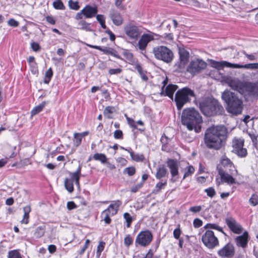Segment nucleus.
Wrapping results in <instances>:
<instances>
[{
    "instance_id": "nucleus-1",
    "label": "nucleus",
    "mask_w": 258,
    "mask_h": 258,
    "mask_svg": "<svg viewBox=\"0 0 258 258\" xmlns=\"http://www.w3.org/2000/svg\"><path fill=\"white\" fill-rule=\"evenodd\" d=\"M227 133V128L223 125H213L208 128L204 136L206 147L216 150L220 149L225 144Z\"/></svg>"
},
{
    "instance_id": "nucleus-2",
    "label": "nucleus",
    "mask_w": 258,
    "mask_h": 258,
    "mask_svg": "<svg viewBox=\"0 0 258 258\" xmlns=\"http://www.w3.org/2000/svg\"><path fill=\"white\" fill-rule=\"evenodd\" d=\"M181 122L189 131L195 129L196 132L198 133L201 130V127L199 124L202 122V118L195 109L186 108L182 112Z\"/></svg>"
},
{
    "instance_id": "nucleus-3",
    "label": "nucleus",
    "mask_w": 258,
    "mask_h": 258,
    "mask_svg": "<svg viewBox=\"0 0 258 258\" xmlns=\"http://www.w3.org/2000/svg\"><path fill=\"white\" fill-rule=\"evenodd\" d=\"M222 98L227 104V111L233 114H241L243 109V102L234 92L226 90L222 94Z\"/></svg>"
},
{
    "instance_id": "nucleus-4",
    "label": "nucleus",
    "mask_w": 258,
    "mask_h": 258,
    "mask_svg": "<svg viewBox=\"0 0 258 258\" xmlns=\"http://www.w3.org/2000/svg\"><path fill=\"white\" fill-rule=\"evenodd\" d=\"M201 111L206 116H212L218 113H221L223 107L215 99H207L200 103Z\"/></svg>"
},
{
    "instance_id": "nucleus-5",
    "label": "nucleus",
    "mask_w": 258,
    "mask_h": 258,
    "mask_svg": "<svg viewBox=\"0 0 258 258\" xmlns=\"http://www.w3.org/2000/svg\"><path fill=\"white\" fill-rule=\"evenodd\" d=\"M195 96L193 90L187 87H184L178 90L175 95V101L178 110H180L183 106Z\"/></svg>"
},
{
    "instance_id": "nucleus-6",
    "label": "nucleus",
    "mask_w": 258,
    "mask_h": 258,
    "mask_svg": "<svg viewBox=\"0 0 258 258\" xmlns=\"http://www.w3.org/2000/svg\"><path fill=\"white\" fill-rule=\"evenodd\" d=\"M153 52L157 59L162 60L166 63L171 62L173 58L172 51L166 46L155 47L153 49Z\"/></svg>"
},
{
    "instance_id": "nucleus-7",
    "label": "nucleus",
    "mask_w": 258,
    "mask_h": 258,
    "mask_svg": "<svg viewBox=\"0 0 258 258\" xmlns=\"http://www.w3.org/2000/svg\"><path fill=\"white\" fill-rule=\"evenodd\" d=\"M121 204V201H114L112 202V203L106 210L103 211L101 215L106 224H109L111 223V219L110 218V216H113L117 213L119 208Z\"/></svg>"
},
{
    "instance_id": "nucleus-8",
    "label": "nucleus",
    "mask_w": 258,
    "mask_h": 258,
    "mask_svg": "<svg viewBox=\"0 0 258 258\" xmlns=\"http://www.w3.org/2000/svg\"><path fill=\"white\" fill-rule=\"evenodd\" d=\"M202 241L204 244L209 249H213L219 245V240L213 231L207 230L202 236Z\"/></svg>"
},
{
    "instance_id": "nucleus-9",
    "label": "nucleus",
    "mask_w": 258,
    "mask_h": 258,
    "mask_svg": "<svg viewBox=\"0 0 258 258\" xmlns=\"http://www.w3.org/2000/svg\"><path fill=\"white\" fill-rule=\"evenodd\" d=\"M124 31L127 37L133 40H137L142 32L139 27L132 23L126 24L124 26Z\"/></svg>"
},
{
    "instance_id": "nucleus-10",
    "label": "nucleus",
    "mask_w": 258,
    "mask_h": 258,
    "mask_svg": "<svg viewBox=\"0 0 258 258\" xmlns=\"http://www.w3.org/2000/svg\"><path fill=\"white\" fill-rule=\"evenodd\" d=\"M153 239V235L149 230L140 232L137 236L136 243L142 246L150 244Z\"/></svg>"
},
{
    "instance_id": "nucleus-11",
    "label": "nucleus",
    "mask_w": 258,
    "mask_h": 258,
    "mask_svg": "<svg viewBox=\"0 0 258 258\" xmlns=\"http://www.w3.org/2000/svg\"><path fill=\"white\" fill-rule=\"evenodd\" d=\"M244 140L235 138L232 141L233 152L238 156L243 157L247 155V150L243 148Z\"/></svg>"
},
{
    "instance_id": "nucleus-12",
    "label": "nucleus",
    "mask_w": 258,
    "mask_h": 258,
    "mask_svg": "<svg viewBox=\"0 0 258 258\" xmlns=\"http://www.w3.org/2000/svg\"><path fill=\"white\" fill-rule=\"evenodd\" d=\"M178 53L179 55V61L175 64V66L179 71H181L185 68V66L187 63L189 54V52L183 47L179 48Z\"/></svg>"
},
{
    "instance_id": "nucleus-13",
    "label": "nucleus",
    "mask_w": 258,
    "mask_h": 258,
    "mask_svg": "<svg viewBox=\"0 0 258 258\" xmlns=\"http://www.w3.org/2000/svg\"><path fill=\"white\" fill-rule=\"evenodd\" d=\"M159 35L153 32H150L148 34H143L139 42L138 46L140 49L144 50L146 48L148 44L152 40L159 39Z\"/></svg>"
},
{
    "instance_id": "nucleus-14",
    "label": "nucleus",
    "mask_w": 258,
    "mask_h": 258,
    "mask_svg": "<svg viewBox=\"0 0 258 258\" xmlns=\"http://www.w3.org/2000/svg\"><path fill=\"white\" fill-rule=\"evenodd\" d=\"M206 67L205 61L201 59H195L190 62L187 70L191 74H195L205 69Z\"/></svg>"
},
{
    "instance_id": "nucleus-15",
    "label": "nucleus",
    "mask_w": 258,
    "mask_h": 258,
    "mask_svg": "<svg viewBox=\"0 0 258 258\" xmlns=\"http://www.w3.org/2000/svg\"><path fill=\"white\" fill-rule=\"evenodd\" d=\"M227 83L232 89L237 91L241 94L247 86L253 87L251 83H244L237 79L229 80Z\"/></svg>"
},
{
    "instance_id": "nucleus-16",
    "label": "nucleus",
    "mask_w": 258,
    "mask_h": 258,
    "mask_svg": "<svg viewBox=\"0 0 258 258\" xmlns=\"http://www.w3.org/2000/svg\"><path fill=\"white\" fill-rule=\"evenodd\" d=\"M217 169L222 182H226L228 184H232L235 183V179L232 176L234 175V171L229 172L230 173L229 174L228 171L224 170L221 167H217Z\"/></svg>"
},
{
    "instance_id": "nucleus-17",
    "label": "nucleus",
    "mask_w": 258,
    "mask_h": 258,
    "mask_svg": "<svg viewBox=\"0 0 258 258\" xmlns=\"http://www.w3.org/2000/svg\"><path fill=\"white\" fill-rule=\"evenodd\" d=\"M219 256L222 258H232L235 254V248L233 244L227 243L218 251Z\"/></svg>"
},
{
    "instance_id": "nucleus-18",
    "label": "nucleus",
    "mask_w": 258,
    "mask_h": 258,
    "mask_svg": "<svg viewBox=\"0 0 258 258\" xmlns=\"http://www.w3.org/2000/svg\"><path fill=\"white\" fill-rule=\"evenodd\" d=\"M225 222L228 227L234 233L239 234L242 232V228L233 218H227Z\"/></svg>"
},
{
    "instance_id": "nucleus-19",
    "label": "nucleus",
    "mask_w": 258,
    "mask_h": 258,
    "mask_svg": "<svg viewBox=\"0 0 258 258\" xmlns=\"http://www.w3.org/2000/svg\"><path fill=\"white\" fill-rule=\"evenodd\" d=\"M221 166H218V167H221L224 170L231 171H235L237 173V170L235 169L234 165L231 160L227 157H223L220 162Z\"/></svg>"
},
{
    "instance_id": "nucleus-20",
    "label": "nucleus",
    "mask_w": 258,
    "mask_h": 258,
    "mask_svg": "<svg viewBox=\"0 0 258 258\" xmlns=\"http://www.w3.org/2000/svg\"><path fill=\"white\" fill-rule=\"evenodd\" d=\"M211 66L213 68H216L218 70H221L224 67L235 68L236 63H232L226 61H217L211 60Z\"/></svg>"
},
{
    "instance_id": "nucleus-21",
    "label": "nucleus",
    "mask_w": 258,
    "mask_h": 258,
    "mask_svg": "<svg viewBox=\"0 0 258 258\" xmlns=\"http://www.w3.org/2000/svg\"><path fill=\"white\" fill-rule=\"evenodd\" d=\"M109 16L114 25L119 26L122 24L123 18L118 12L114 10H111Z\"/></svg>"
},
{
    "instance_id": "nucleus-22",
    "label": "nucleus",
    "mask_w": 258,
    "mask_h": 258,
    "mask_svg": "<svg viewBox=\"0 0 258 258\" xmlns=\"http://www.w3.org/2000/svg\"><path fill=\"white\" fill-rule=\"evenodd\" d=\"M248 233L244 232L242 235L237 236L235 238V242L237 246L245 248L247 244Z\"/></svg>"
},
{
    "instance_id": "nucleus-23",
    "label": "nucleus",
    "mask_w": 258,
    "mask_h": 258,
    "mask_svg": "<svg viewBox=\"0 0 258 258\" xmlns=\"http://www.w3.org/2000/svg\"><path fill=\"white\" fill-rule=\"evenodd\" d=\"M82 12L83 13V15L86 18H90L96 15L98 12V10L96 7H93L87 5L82 10Z\"/></svg>"
},
{
    "instance_id": "nucleus-24",
    "label": "nucleus",
    "mask_w": 258,
    "mask_h": 258,
    "mask_svg": "<svg viewBox=\"0 0 258 258\" xmlns=\"http://www.w3.org/2000/svg\"><path fill=\"white\" fill-rule=\"evenodd\" d=\"M167 166L170 169L172 177L177 175L178 174V163L176 160L168 159L167 161Z\"/></svg>"
},
{
    "instance_id": "nucleus-25",
    "label": "nucleus",
    "mask_w": 258,
    "mask_h": 258,
    "mask_svg": "<svg viewBox=\"0 0 258 258\" xmlns=\"http://www.w3.org/2000/svg\"><path fill=\"white\" fill-rule=\"evenodd\" d=\"M177 85L170 84L166 87L165 91H163L162 89L161 94L168 96L170 98L173 100L174 93L177 90Z\"/></svg>"
},
{
    "instance_id": "nucleus-26",
    "label": "nucleus",
    "mask_w": 258,
    "mask_h": 258,
    "mask_svg": "<svg viewBox=\"0 0 258 258\" xmlns=\"http://www.w3.org/2000/svg\"><path fill=\"white\" fill-rule=\"evenodd\" d=\"M186 164L185 167L181 170V172L184 173L183 177V179L191 175L195 172V168L192 166L189 165L188 163Z\"/></svg>"
},
{
    "instance_id": "nucleus-27",
    "label": "nucleus",
    "mask_w": 258,
    "mask_h": 258,
    "mask_svg": "<svg viewBox=\"0 0 258 258\" xmlns=\"http://www.w3.org/2000/svg\"><path fill=\"white\" fill-rule=\"evenodd\" d=\"M125 151H127L130 153L132 159L136 162L143 161L145 159L144 156L142 154H136L132 151L131 148H129V149H125Z\"/></svg>"
},
{
    "instance_id": "nucleus-28",
    "label": "nucleus",
    "mask_w": 258,
    "mask_h": 258,
    "mask_svg": "<svg viewBox=\"0 0 258 258\" xmlns=\"http://www.w3.org/2000/svg\"><path fill=\"white\" fill-rule=\"evenodd\" d=\"M235 68L246 69L249 70H258V63H251L244 65L236 63Z\"/></svg>"
},
{
    "instance_id": "nucleus-29",
    "label": "nucleus",
    "mask_w": 258,
    "mask_h": 258,
    "mask_svg": "<svg viewBox=\"0 0 258 258\" xmlns=\"http://www.w3.org/2000/svg\"><path fill=\"white\" fill-rule=\"evenodd\" d=\"M24 215L23 219L22 220V223L28 224L29 222V213L31 211V208L29 206H27L23 208Z\"/></svg>"
},
{
    "instance_id": "nucleus-30",
    "label": "nucleus",
    "mask_w": 258,
    "mask_h": 258,
    "mask_svg": "<svg viewBox=\"0 0 258 258\" xmlns=\"http://www.w3.org/2000/svg\"><path fill=\"white\" fill-rule=\"evenodd\" d=\"M93 158L96 161H100L102 164L107 163V158L104 154L102 153H95L94 154Z\"/></svg>"
},
{
    "instance_id": "nucleus-31",
    "label": "nucleus",
    "mask_w": 258,
    "mask_h": 258,
    "mask_svg": "<svg viewBox=\"0 0 258 258\" xmlns=\"http://www.w3.org/2000/svg\"><path fill=\"white\" fill-rule=\"evenodd\" d=\"M45 231V226H40L36 228L34 235L36 238H40L44 235Z\"/></svg>"
},
{
    "instance_id": "nucleus-32",
    "label": "nucleus",
    "mask_w": 258,
    "mask_h": 258,
    "mask_svg": "<svg viewBox=\"0 0 258 258\" xmlns=\"http://www.w3.org/2000/svg\"><path fill=\"white\" fill-rule=\"evenodd\" d=\"M115 111V109L113 106H107L104 110L103 114L105 116L108 118H112L111 115Z\"/></svg>"
},
{
    "instance_id": "nucleus-33",
    "label": "nucleus",
    "mask_w": 258,
    "mask_h": 258,
    "mask_svg": "<svg viewBox=\"0 0 258 258\" xmlns=\"http://www.w3.org/2000/svg\"><path fill=\"white\" fill-rule=\"evenodd\" d=\"M167 173V170L164 166L160 167L157 169L156 177L160 179L165 177Z\"/></svg>"
},
{
    "instance_id": "nucleus-34",
    "label": "nucleus",
    "mask_w": 258,
    "mask_h": 258,
    "mask_svg": "<svg viewBox=\"0 0 258 258\" xmlns=\"http://www.w3.org/2000/svg\"><path fill=\"white\" fill-rule=\"evenodd\" d=\"M78 27L80 29H83L87 31H92L91 24L83 20H81L78 23Z\"/></svg>"
},
{
    "instance_id": "nucleus-35",
    "label": "nucleus",
    "mask_w": 258,
    "mask_h": 258,
    "mask_svg": "<svg viewBox=\"0 0 258 258\" xmlns=\"http://www.w3.org/2000/svg\"><path fill=\"white\" fill-rule=\"evenodd\" d=\"M45 106V102H43L40 104L35 106L31 111V114L32 116H34L37 113H39L40 111H41L43 109V108Z\"/></svg>"
},
{
    "instance_id": "nucleus-36",
    "label": "nucleus",
    "mask_w": 258,
    "mask_h": 258,
    "mask_svg": "<svg viewBox=\"0 0 258 258\" xmlns=\"http://www.w3.org/2000/svg\"><path fill=\"white\" fill-rule=\"evenodd\" d=\"M204 227L207 230H209V229H216L224 233L222 228L215 223H208Z\"/></svg>"
},
{
    "instance_id": "nucleus-37",
    "label": "nucleus",
    "mask_w": 258,
    "mask_h": 258,
    "mask_svg": "<svg viewBox=\"0 0 258 258\" xmlns=\"http://www.w3.org/2000/svg\"><path fill=\"white\" fill-rule=\"evenodd\" d=\"M53 73L51 68H49L46 72L45 74V77L44 79V83L48 84L52 76Z\"/></svg>"
},
{
    "instance_id": "nucleus-38",
    "label": "nucleus",
    "mask_w": 258,
    "mask_h": 258,
    "mask_svg": "<svg viewBox=\"0 0 258 258\" xmlns=\"http://www.w3.org/2000/svg\"><path fill=\"white\" fill-rule=\"evenodd\" d=\"M8 258H22V257L18 250H13L9 252Z\"/></svg>"
},
{
    "instance_id": "nucleus-39",
    "label": "nucleus",
    "mask_w": 258,
    "mask_h": 258,
    "mask_svg": "<svg viewBox=\"0 0 258 258\" xmlns=\"http://www.w3.org/2000/svg\"><path fill=\"white\" fill-rule=\"evenodd\" d=\"M81 172V166H79L77 171L73 173L72 178L75 180V183L77 185L79 184V174Z\"/></svg>"
},
{
    "instance_id": "nucleus-40",
    "label": "nucleus",
    "mask_w": 258,
    "mask_h": 258,
    "mask_svg": "<svg viewBox=\"0 0 258 258\" xmlns=\"http://www.w3.org/2000/svg\"><path fill=\"white\" fill-rule=\"evenodd\" d=\"M123 218L126 222V227L127 228L130 227L131 223L133 220V217L128 213H125L123 214Z\"/></svg>"
},
{
    "instance_id": "nucleus-41",
    "label": "nucleus",
    "mask_w": 258,
    "mask_h": 258,
    "mask_svg": "<svg viewBox=\"0 0 258 258\" xmlns=\"http://www.w3.org/2000/svg\"><path fill=\"white\" fill-rule=\"evenodd\" d=\"M96 19L99 22L102 28L106 29V26L105 25V17L102 15H97L96 16Z\"/></svg>"
},
{
    "instance_id": "nucleus-42",
    "label": "nucleus",
    "mask_w": 258,
    "mask_h": 258,
    "mask_svg": "<svg viewBox=\"0 0 258 258\" xmlns=\"http://www.w3.org/2000/svg\"><path fill=\"white\" fill-rule=\"evenodd\" d=\"M249 202L252 206H256L258 205V195L253 194L249 200Z\"/></svg>"
},
{
    "instance_id": "nucleus-43",
    "label": "nucleus",
    "mask_w": 258,
    "mask_h": 258,
    "mask_svg": "<svg viewBox=\"0 0 258 258\" xmlns=\"http://www.w3.org/2000/svg\"><path fill=\"white\" fill-rule=\"evenodd\" d=\"M167 184V181L165 180L164 182H158L155 186L154 190L156 192H159L161 189H164L165 185Z\"/></svg>"
},
{
    "instance_id": "nucleus-44",
    "label": "nucleus",
    "mask_w": 258,
    "mask_h": 258,
    "mask_svg": "<svg viewBox=\"0 0 258 258\" xmlns=\"http://www.w3.org/2000/svg\"><path fill=\"white\" fill-rule=\"evenodd\" d=\"M105 246V242L103 241H100L97 246V249L96 251V255L97 257H99L102 251L104 250Z\"/></svg>"
},
{
    "instance_id": "nucleus-45",
    "label": "nucleus",
    "mask_w": 258,
    "mask_h": 258,
    "mask_svg": "<svg viewBox=\"0 0 258 258\" xmlns=\"http://www.w3.org/2000/svg\"><path fill=\"white\" fill-rule=\"evenodd\" d=\"M123 173L127 174L128 176H133L136 173V169L133 166L128 167L124 169Z\"/></svg>"
},
{
    "instance_id": "nucleus-46",
    "label": "nucleus",
    "mask_w": 258,
    "mask_h": 258,
    "mask_svg": "<svg viewBox=\"0 0 258 258\" xmlns=\"http://www.w3.org/2000/svg\"><path fill=\"white\" fill-rule=\"evenodd\" d=\"M74 144L76 146H78L82 142V138L81 137V136H80L79 133H75L74 135Z\"/></svg>"
},
{
    "instance_id": "nucleus-47",
    "label": "nucleus",
    "mask_w": 258,
    "mask_h": 258,
    "mask_svg": "<svg viewBox=\"0 0 258 258\" xmlns=\"http://www.w3.org/2000/svg\"><path fill=\"white\" fill-rule=\"evenodd\" d=\"M53 6L55 9L61 10L63 8V4L61 0H54Z\"/></svg>"
},
{
    "instance_id": "nucleus-48",
    "label": "nucleus",
    "mask_w": 258,
    "mask_h": 258,
    "mask_svg": "<svg viewBox=\"0 0 258 258\" xmlns=\"http://www.w3.org/2000/svg\"><path fill=\"white\" fill-rule=\"evenodd\" d=\"M69 6L71 9L74 10H78L80 8L78 2L77 1H73L72 0H70L69 1Z\"/></svg>"
},
{
    "instance_id": "nucleus-49",
    "label": "nucleus",
    "mask_w": 258,
    "mask_h": 258,
    "mask_svg": "<svg viewBox=\"0 0 258 258\" xmlns=\"http://www.w3.org/2000/svg\"><path fill=\"white\" fill-rule=\"evenodd\" d=\"M242 53L246 56V57L249 60L253 61L256 60L257 58V56H256V53L248 54L246 53L245 51H243Z\"/></svg>"
},
{
    "instance_id": "nucleus-50",
    "label": "nucleus",
    "mask_w": 258,
    "mask_h": 258,
    "mask_svg": "<svg viewBox=\"0 0 258 258\" xmlns=\"http://www.w3.org/2000/svg\"><path fill=\"white\" fill-rule=\"evenodd\" d=\"M208 197L213 198L216 194V191L213 187H209L205 189Z\"/></svg>"
},
{
    "instance_id": "nucleus-51",
    "label": "nucleus",
    "mask_w": 258,
    "mask_h": 258,
    "mask_svg": "<svg viewBox=\"0 0 258 258\" xmlns=\"http://www.w3.org/2000/svg\"><path fill=\"white\" fill-rule=\"evenodd\" d=\"M181 234V230L180 229L179 225H178V227L177 228L175 229L173 231V236H174V238L178 239L180 238V236Z\"/></svg>"
},
{
    "instance_id": "nucleus-52",
    "label": "nucleus",
    "mask_w": 258,
    "mask_h": 258,
    "mask_svg": "<svg viewBox=\"0 0 258 258\" xmlns=\"http://www.w3.org/2000/svg\"><path fill=\"white\" fill-rule=\"evenodd\" d=\"M133 238L131 237V236L130 235H127L124 239V243L125 246H129L130 245H131L133 243Z\"/></svg>"
},
{
    "instance_id": "nucleus-53",
    "label": "nucleus",
    "mask_w": 258,
    "mask_h": 258,
    "mask_svg": "<svg viewBox=\"0 0 258 258\" xmlns=\"http://www.w3.org/2000/svg\"><path fill=\"white\" fill-rule=\"evenodd\" d=\"M114 138L116 139H121L123 138V133L121 130H116L113 134Z\"/></svg>"
},
{
    "instance_id": "nucleus-54",
    "label": "nucleus",
    "mask_w": 258,
    "mask_h": 258,
    "mask_svg": "<svg viewBox=\"0 0 258 258\" xmlns=\"http://www.w3.org/2000/svg\"><path fill=\"white\" fill-rule=\"evenodd\" d=\"M122 72V69L120 68L117 69H111L109 70V74L111 75H117L121 73Z\"/></svg>"
},
{
    "instance_id": "nucleus-55",
    "label": "nucleus",
    "mask_w": 258,
    "mask_h": 258,
    "mask_svg": "<svg viewBox=\"0 0 258 258\" xmlns=\"http://www.w3.org/2000/svg\"><path fill=\"white\" fill-rule=\"evenodd\" d=\"M19 164L20 165V167L23 166H27L28 165L31 164V162L30 159L29 158H26L23 160H22L20 161Z\"/></svg>"
},
{
    "instance_id": "nucleus-56",
    "label": "nucleus",
    "mask_w": 258,
    "mask_h": 258,
    "mask_svg": "<svg viewBox=\"0 0 258 258\" xmlns=\"http://www.w3.org/2000/svg\"><path fill=\"white\" fill-rule=\"evenodd\" d=\"M31 47L34 51H38L40 50V46L37 42H33L31 43Z\"/></svg>"
},
{
    "instance_id": "nucleus-57",
    "label": "nucleus",
    "mask_w": 258,
    "mask_h": 258,
    "mask_svg": "<svg viewBox=\"0 0 258 258\" xmlns=\"http://www.w3.org/2000/svg\"><path fill=\"white\" fill-rule=\"evenodd\" d=\"M67 206L69 210H72L77 208V206L74 202H68Z\"/></svg>"
},
{
    "instance_id": "nucleus-58",
    "label": "nucleus",
    "mask_w": 258,
    "mask_h": 258,
    "mask_svg": "<svg viewBox=\"0 0 258 258\" xmlns=\"http://www.w3.org/2000/svg\"><path fill=\"white\" fill-rule=\"evenodd\" d=\"M8 24L9 25L15 27H17L19 25V22L14 19H10L8 22Z\"/></svg>"
},
{
    "instance_id": "nucleus-59",
    "label": "nucleus",
    "mask_w": 258,
    "mask_h": 258,
    "mask_svg": "<svg viewBox=\"0 0 258 258\" xmlns=\"http://www.w3.org/2000/svg\"><path fill=\"white\" fill-rule=\"evenodd\" d=\"M128 123L129 125L134 128H137V125L136 122L132 118L130 117H126Z\"/></svg>"
},
{
    "instance_id": "nucleus-60",
    "label": "nucleus",
    "mask_w": 258,
    "mask_h": 258,
    "mask_svg": "<svg viewBox=\"0 0 258 258\" xmlns=\"http://www.w3.org/2000/svg\"><path fill=\"white\" fill-rule=\"evenodd\" d=\"M143 185V183H140L133 186L131 188V191L133 192H137Z\"/></svg>"
},
{
    "instance_id": "nucleus-61",
    "label": "nucleus",
    "mask_w": 258,
    "mask_h": 258,
    "mask_svg": "<svg viewBox=\"0 0 258 258\" xmlns=\"http://www.w3.org/2000/svg\"><path fill=\"white\" fill-rule=\"evenodd\" d=\"M202 207L200 206L191 207L189 208V211L194 213H197L201 211Z\"/></svg>"
},
{
    "instance_id": "nucleus-62",
    "label": "nucleus",
    "mask_w": 258,
    "mask_h": 258,
    "mask_svg": "<svg viewBox=\"0 0 258 258\" xmlns=\"http://www.w3.org/2000/svg\"><path fill=\"white\" fill-rule=\"evenodd\" d=\"M46 20L47 22L52 25H54L55 23V21L54 18L52 16H47V17H46Z\"/></svg>"
},
{
    "instance_id": "nucleus-63",
    "label": "nucleus",
    "mask_w": 258,
    "mask_h": 258,
    "mask_svg": "<svg viewBox=\"0 0 258 258\" xmlns=\"http://www.w3.org/2000/svg\"><path fill=\"white\" fill-rule=\"evenodd\" d=\"M252 141L254 146L257 148L258 147V136H251Z\"/></svg>"
},
{
    "instance_id": "nucleus-64",
    "label": "nucleus",
    "mask_w": 258,
    "mask_h": 258,
    "mask_svg": "<svg viewBox=\"0 0 258 258\" xmlns=\"http://www.w3.org/2000/svg\"><path fill=\"white\" fill-rule=\"evenodd\" d=\"M194 225L196 227H199L202 225V221L199 219H196L194 221Z\"/></svg>"
}]
</instances>
